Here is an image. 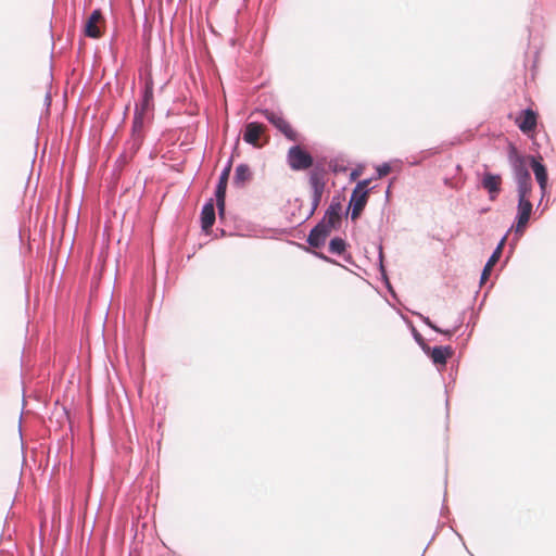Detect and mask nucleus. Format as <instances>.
<instances>
[{
    "label": "nucleus",
    "instance_id": "obj_1",
    "mask_svg": "<svg viewBox=\"0 0 556 556\" xmlns=\"http://www.w3.org/2000/svg\"><path fill=\"white\" fill-rule=\"evenodd\" d=\"M153 100V80L149 78L144 85L142 100L135 109L131 130L132 135L136 136V140H141L143 137L144 124L149 119V114L154 110Z\"/></svg>",
    "mask_w": 556,
    "mask_h": 556
},
{
    "label": "nucleus",
    "instance_id": "obj_2",
    "mask_svg": "<svg viewBox=\"0 0 556 556\" xmlns=\"http://www.w3.org/2000/svg\"><path fill=\"white\" fill-rule=\"evenodd\" d=\"M369 184H370V179L362 180L356 185L355 189L352 192L351 200H350V206L352 208V211H351L352 220H355L359 217L364 207L367 204L368 195H369V190H368Z\"/></svg>",
    "mask_w": 556,
    "mask_h": 556
},
{
    "label": "nucleus",
    "instance_id": "obj_3",
    "mask_svg": "<svg viewBox=\"0 0 556 556\" xmlns=\"http://www.w3.org/2000/svg\"><path fill=\"white\" fill-rule=\"evenodd\" d=\"M287 161L293 170H305L313 165L312 155L300 146H293L288 150Z\"/></svg>",
    "mask_w": 556,
    "mask_h": 556
},
{
    "label": "nucleus",
    "instance_id": "obj_4",
    "mask_svg": "<svg viewBox=\"0 0 556 556\" xmlns=\"http://www.w3.org/2000/svg\"><path fill=\"white\" fill-rule=\"evenodd\" d=\"M262 113L265 118L270 124H273L287 139L291 141H299L298 131L281 114L268 110H264Z\"/></svg>",
    "mask_w": 556,
    "mask_h": 556
},
{
    "label": "nucleus",
    "instance_id": "obj_5",
    "mask_svg": "<svg viewBox=\"0 0 556 556\" xmlns=\"http://www.w3.org/2000/svg\"><path fill=\"white\" fill-rule=\"evenodd\" d=\"M105 27V21L100 10H94L87 18L84 33L90 38H100Z\"/></svg>",
    "mask_w": 556,
    "mask_h": 556
},
{
    "label": "nucleus",
    "instance_id": "obj_6",
    "mask_svg": "<svg viewBox=\"0 0 556 556\" xmlns=\"http://www.w3.org/2000/svg\"><path fill=\"white\" fill-rule=\"evenodd\" d=\"M502 176L486 172L481 179V186L489 193L490 200L494 201L502 191Z\"/></svg>",
    "mask_w": 556,
    "mask_h": 556
},
{
    "label": "nucleus",
    "instance_id": "obj_7",
    "mask_svg": "<svg viewBox=\"0 0 556 556\" xmlns=\"http://www.w3.org/2000/svg\"><path fill=\"white\" fill-rule=\"evenodd\" d=\"M515 123L523 134L530 135L536 129L538 114L533 110L527 109L521 112Z\"/></svg>",
    "mask_w": 556,
    "mask_h": 556
},
{
    "label": "nucleus",
    "instance_id": "obj_8",
    "mask_svg": "<svg viewBox=\"0 0 556 556\" xmlns=\"http://www.w3.org/2000/svg\"><path fill=\"white\" fill-rule=\"evenodd\" d=\"M309 185L313 189L314 204L320 202L325 189V175L323 170L314 169L309 174Z\"/></svg>",
    "mask_w": 556,
    "mask_h": 556
},
{
    "label": "nucleus",
    "instance_id": "obj_9",
    "mask_svg": "<svg viewBox=\"0 0 556 556\" xmlns=\"http://www.w3.org/2000/svg\"><path fill=\"white\" fill-rule=\"evenodd\" d=\"M531 213H532V203L530 202V200L529 199H519L517 226H516L517 232L522 231L526 228V226L530 219Z\"/></svg>",
    "mask_w": 556,
    "mask_h": 556
},
{
    "label": "nucleus",
    "instance_id": "obj_10",
    "mask_svg": "<svg viewBox=\"0 0 556 556\" xmlns=\"http://www.w3.org/2000/svg\"><path fill=\"white\" fill-rule=\"evenodd\" d=\"M331 231L328 226L320 222L311 230L307 242L314 248H319L325 243Z\"/></svg>",
    "mask_w": 556,
    "mask_h": 556
},
{
    "label": "nucleus",
    "instance_id": "obj_11",
    "mask_svg": "<svg viewBox=\"0 0 556 556\" xmlns=\"http://www.w3.org/2000/svg\"><path fill=\"white\" fill-rule=\"evenodd\" d=\"M264 130H265V126L263 124L254 123V122L249 123L245 126L243 139L245 142H248L254 147H260L258 141H260L261 135L264 132Z\"/></svg>",
    "mask_w": 556,
    "mask_h": 556
},
{
    "label": "nucleus",
    "instance_id": "obj_12",
    "mask_svg": "<svg viewBox=\"0 0 556 556\" xmlns=\"http://www.w3.org/2000/svg\"><path fill=\"white\" fill-rule=\"evenodd\" d=\"M454 351L451 346H434L430 350V357L435 365L445 366Z\"/></svg>",
    "mask_w": 556,
    "mask_h": 556
},
{
    "label": "nucleus",
    "instance_id": "obj_13",
    "mask_svg": "<svg viewBox=\"0 0 556 556\" xmlns=\"http://www.w3.org/2000/svg\"><path fill=\"white\" fill-rule=\"evenodd\" d=\"M340 210V204H331L326 211V214L321 219V223L328 226L331 230L337 228L341 222Z\"/></svg>",
    "mask_w": 556,
    "mask_h": 556
},
{
    "label": "nucleus",
    "instance_id": "obj_14",
    "mask_svg": "<svg viewBox=\"0 0 556 556\" xmlns=\"http://www.w3.org/2000/svg\"><path fill=\"white\" fill-rule=\"evenodd\" d=\"M530 160H531V167L533 169L535 179H536L538 184L540 185L542 192H544L546 189V186H547V178H548L546 167L533 156H531Z\"/></svg>",
    "mask_w": 556,
    "mask_h": 556
},
{
    "label": "nucleus",
    "instance_id": "obj_15",
    "mask_svg": "<svg viewBox=\"0 0 556 556\" xmlns=\"http://www.w3.org/2000/svg\"><path fill=\"white\" fill-rule=\"evenodd\" d=\"M504 242H505V238L502 239V241L500 242V244L497 245V248L495 249V251L493 252V254L486 262V264L482 270V274H481V283H484L489 279L493 266L498 262L501 254H502L503 247H504Z\"/></svg>",
    "mask_w": 556,
    "mask_h": 556
},
{
    "label": "nucleus",
    "instance_id": "obj_16",
    "mask_svg": "<svg viewBox=\"0 0 556 556\" xmlns=\"http://www.w3.org/2000/svg\"><path fill=\"white\" fill-rule=\"evenodd\" d=\"M252 179V172L249 165L247 164H240L237 166L235 176H233V184L238 187H243L247 182H249Z\"/></svg>",
    "mask_w": 556,
    "mask_h": 556
},
{
    "label": "nucleus",
    "instance_id": "obj_17",
    "mask_svg": "<svg viewBox=\"0 0 556 556\" xmlns=\"http://www.w3.org/2000/svg\"><path fill=\"white\" fill-rule=\"evenodd\" d=\"M515 169V179L517 181V185L526 184L528 181H531V176L526 167L523 160L521 157H518L514 165Z\"/></svg>",
    "mask_w": 556,
    "mask_h": 556
},
{
    "label": "nucleus",
    "instance_id": "obj_18",
    "mask_svg": "<svg viewBox=\"0 0 556 556\" xmlns=\"http://www.w3.org/2000/svg\"><path fill=\"white\" fill-rule=\"evenodd\" d=\"M215 222V208L211 202L206 203L201 213V223L204 230H208Z\"/></svg>",
    "mask_w": 556,
    "mask_h": 556
},
{
    "label": "nucleus",
    "instance_id": "obj_19",
    "mask_svg": "<svg viewBox=\"0 0 556 556\" xmlns=\"http://www.w3.org/2000/svg\"><path fill=\"white\" fill-rule=\"evenodd\" d=\"M345 242L341 238H333L329 243V251L333 254H342L345 251Z\"/></svg>",
    "mask_w": 556,
    "mask_h": 556
},
{
    "label": "nucleus",
    "instance_id": "obj_20",
    "mask_svg": "<svg viewBox=\"0 0 556 556\" xmlns=\"http://www.w3.org/2000/svg\"><path fill=\"white\" fill-rule=\"evenodd\" d=\"M226 189H227V187L219 186V185H217V188H216V201H217V208L219 211V214H223L224 210H225Z\"/></svg>",
    "mask_w": 556,
    "mask_h": 556
},
{
    "label": "nucleus",
    "instance_id": "obj_21",
    "mask_svg": "<svg viewBox=\"0 0 556 556\" xmlns=\"http://www.w3.org/2000/svg\"><path fill=\"white\" fill-rule=\"evenodd\" d=\"M531 191H532V182L531 181L518 185V198L519 199H529Z\"/></svg>",
    "mask_w": 556,
    "mask_h": 556
},
{
    "label": "nucleus",
    "instance_id": "obj_22",
    "mask_svg": "<svg viewBox=\"0 0 556 556\" xmlns=\"http://www.w3.org/2000/svg\"><path fill=\"white\" fill-rule=\"evenodd\" d=\"M230 172H231V162H229V164L222 172V174L219 176V181H218L219 186L227 187V182H228V178H229Z\"/></svg>",
    "mask_w": 556,
    "mask_h": 556
},
{
    "label": "nucleus",
    "instance_id": "obj_23",
    "mask_svg": "<svg viewBox=\"0 0 556 556\" xmlns=\"http://www.w3.org/2000/svg\"><path fill=\"white\" fill-rule=\"evenodd\" d=\"M424 321H425V324H426L427 326H429V327H430L431 329H433L434 331H437V332H441V333H444V334H446V336H452V334L456 331V329H453V330H442V329H440L439 327H437V326H435V325L430 320V318H428V317H427V318H425V319H424Z\"/></svg>",
    "mask_w": 556,
    "mask_h": 556
},
{
    "label": "nucleus",
    "instance_id": "obj_24",
    "mask_svg": "<svg viewBox=\"0 0 556 556\" xmlns=\"http://www.w3.org/2000/svg\"><path fill=\"white\" fill-rule=\"evenodd\" d=\"M391 170V167L389 164H382L380 166L377 167V173H378V177L379 178H382L384 176H387Z\"/></svg>",
    "mask_w": 556,
    "mask_h": 556
},
{
    "label": "nucleus",
    "instance_id": "obj_25",
    "mask_svg": "<svg viewBox=\"0 0 556 556\" xmlns=\"http://www.w3.org/2000/svg\"><path fill=\"white\" fill-rule=\"evenodd\" d=\"M358 176H359V173H358L357 170H353V172L351 173V179H352V180H355Z\"/></svg>",
    "mask_w": 556,
    "mask_h": 556
}]
</instances>
